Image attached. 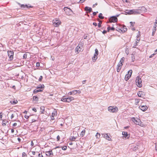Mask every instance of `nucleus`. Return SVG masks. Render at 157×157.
<instances>
[{
    "label": "nucleus",
    "instance_id": "35",
    "mask_svg": "<svg viewBox=\"0 0 157 157\" xmlns=\"http://www.w3.org/2000/svg\"><path fill=\"white\" fill-rule=\"evenodd\" d=\"M36 121V120L35 119V118H34V117H32L30 123H33V122H34Z\"/></svg>",
    "mask_w": 157,
    "mask_h": 157
},
{
    "label": "nucleus",
    "instance_id": "17",
    "mask_svg": "<svg viewBox=\"0 0 157 157\" xmlns=\"http://www.w3.org/2000/svg\"><path fill=\"white\" fill-rule=\"evenodd\" d=\"M46 154L47 156H50L51 155H53L52 151V150L49 151H46Z\"/></svg>",
    "mask_w": 157,
    "mask_h": 157
},
{
    "label": "nucleus",
    "instance_id": "13",
    "mask_svg": "<svg viewBox=\"0 0 157 157\" xmlns=\"http://www.w3.org/2000/svg\"><path fill=\"white\" fill-rule=\"evenodd\" d=\"M123 65V64H121V63H119L117 65V72H119L121 68V67Z\"/></svg>",
    "mask_w": 157,
    "mask_h": 157
},
{
    "label": "nucleus",
    "instance_id": "12",
    "mask_svg": "<svg viewBox=\"0 0 157 157\" xmlns=\"http://www.w3.org/2000/svg\"><path fill=\"white\" fill-rule=\"evenodd\" d=\"M139 108L143 111H145L147 109L148 107L146 106L140 105L139 107Z\"/></svg>",
    "mask_w": 157,
    "mask_h": 157
},
{
    "label": "nucleus",
    "instance_id": "37",
    "mask_svg": "<svg viewBox=\"0 0 157 157\" xmlns=\"http://www.w3.org/2000/svg\"><path fill=\"white\" fill-rule=\"evenodd\" d=\"M72 95H75L78 93V90H74L72 91Z\"/></svg>",
    "mask_w": 157,
    "mask_h": 157
},
{
    "label": "nucleus",
    "instance_id": "56",
    "mask_svg": "<svg viewBox=\"0 0 157 157\" xmlns=\"http://www.w3.org/2000/svg\"><path fill=\"white\" fill-rule=\"evenodd\" d=\"M101 31V32H102V33L103 34H105V33H107V31H106V30H104V31H102V32Z\"/></svg>",
    "mask_w": 157,
    "mask_h": 157
},
{
    "label": "nucleus",
    "instance_id": "15",
    "mask_svg": "<svg viewBox=\"0 0 157 157\" xmlns=\"http://www.w3.org/2000/svg\"><path fill=\"white\" fill-rule=\"evenodd\" d=\"M20 7L22 9H24V8H32L33 7V6H29L26 5H25L24 4H21L20 5Z\"/></svg>",
    "mask_w": 157,
    "mask_h": 157
},
{
    "label": "nucleus",
    "instance_id": "1",
    "mask_svg": "<svg viewBox=\"0 0 157 157\" xmlns=\"http://www.w3.org/2000/svg\"><path fill=\"white\" fill-rule=\"evenodd\" d=\"M44 86L43 84L40 85V86H37L36 89L34 90L33 91L34 94H36L39 92H42L43 91Z\"/></svg>",
    "mask_w": 157,
    "mask_h": 157
},
{
    "label": "nucleus",
    "instance_id": "59",
    "mask_svg": "<svg viewBox=\"0 0 157 157\" xmlns=\"http://www.w3.org/2000/svg\"><path fill=\"white\" fill-rule=\"evenodd\" d=\"M38 157H43V156L41 154H38Z\"/></svg>",
    "mask_w": 157,
    "mask_h": 157
},
{
    "label": "nucleus",
    "instance_id": "52",
    "mask_svg": "<svg viewBox=\"0 0 157 157\" xmlns=\"http://www.w3.org/2000/svg\"><path fill=\"white\" fill-rule=\"evenodd\" d=\"M42 78H43V77L42 76H41L40 77V78L39 79V81H41L42 80Z\"/></svg>",
    "mask_w": 157,
    "mask_h": 157
},
{
    "label": "nucleus",
    "instance_id": "61",
    "mask_svg": "<svg viewBox=\"0 0 157 157\" xmlns=\"http://www.w3.org/2000/svg\"><path fill=\"white\" fill-rule=\"evenodd\" d=\"M32 153L33 155H35L36 154V152L34 151H32Z\"/></svg>",
    "mask_w": 157,
    "mask_h": 157
},
{
    "label": "nucleus",
    "instance_id": "19",
    "mask_svg": "<svg viewBox=\"0 0 157 157\" xmlns=\"http://www.w3.org/2000/svg\"><path fill=\"white\" fill-rule=\"evenodd\" d=\"M85 11H88V12H90L92 11V9L91 8L88 7H86L85 8Z\"/></svg>",
    "mask_w": 157,
    "mask_h": 157
},
{
    "label": "nucleus",
    "instance_id": "9",
    "mask_svg": "<svg viewBox=\"0 0 157 157\" xmlns=\"http://www.w3.org/2000/svg\"><path fill=\"white\" fill-rule=\"evenodd\" d=\"M98 50L97 49H96L95 50V54L94 55V57L92 58V60L93 62H95L96 59H97V55Z\"/></svg>",
    "mask_w": 157,
    "mask_h": 157
},
{
    "label": "nucleus",
    "instance_id": "10",
    "mask_svg": "<svg viewBox=\"0 0 157 157\" xmlns=\"http://www.w3.org/2000/svg\"><path fill=\"white\" fill-rule=\"evenodd\" d=\"M138 10L140 11V13L143 12H146L147 10L146 8L144 6L139 7Z\"/></svg>",
    "mask_w": 157,
    "mask_h": 157
},
{
    "label": "nucleus",
    "instance_id": "27",
    "mask_svg": "<svg viewBox=\"0 0 157 157\" xmlns=\"http://www.w3.org/2000/svg\"><path fill=\"white\" fill-rule=\"evenodd\" d=\"M18 101L17 100H14L13 101H10V103L12 104H15L17 103Z\"/></svg>",
    "mask_w": 157,
    "mask_h": 157
},
{
    "label": "nucleus",
    "instance_id": "48",
    "mask_svg": "<svg viewBox=\"0 0 157 157\" xmlns=\"http://www.w3.org/2000/svg\"><path fill=\"white\" fill-rule=\"evenodd\" d=\"M2 115H3L2 113V112L0 113V120H2Z\"/></svg>",
    "mask_w": 157,
    "mask_h": 157
},
{
    "label": "nucleus",
    "instance_id": "14",
    "mask_svg": "<svg viewBox=\"0 0 157 157\" xmlns=\"http://www.w3.org/2000/svg\"><path fill=\"white\" fill-rule=\"evenodd\" d=\"M74 100V97L72 96H70L68 98H66V101H66V102L69 103Z\"/></svg>",
    "mask_w": 157,
    "mask_h": 157
},
{
    "label": "nucleus",
    "instance_id": "54",
    "mask_svg": "<svg viewBox=\"0 0 157 157\" xmlns=\"http://www.w3.org/2000/svg\"><path fill=\"white\" fill-rule=\"evenodd\" d=\"M40 63H39V62H37L36 63V66L37 67H39L40 66Z\"/></svg>",
    "mask_w": 157,
    "mask_h": 157
},
{
    "label": "nucleus",
    "instance_id": "44",
    "mask_svg": "<svg viewBox=\"0 0 157 157\" xmlns=\"http://www.w3.org/2000/svg\"><path fill=\"white\" fill-rule=\"evenodd\" d=\"M67 147L65 146L62 147V149L63 150H66L67 149Z\"/></svg>",
    "mask_w": 157,
    "mask_h": 157
},
{
    "label": "nucleus",
    "instance_id": "55",
    "mask_svg": "<svg viewBox=\"0 0 157 157\" xmlns=\"http://www.w3.org/2000/svg\"><path fill=\"white\" fill-rule=\"evenodd\" d=\"M24 117L27 119H28L29 118V116H27V115H25L24 116Z\"/></svg>",
    "mask_w": 157,
    "mask_h": 157
},
{
    "label": "nucleus",
    "instance_id": "18",
    "mask_svg": "<svg viewBox=\"0 0 157 157\" xmlns=\"http://www.w3.org/2000/svg\"><path fill=\"white\" fill-rule=\"evenodd\" d=\"M133 14H140V12L138 9H133Z\"/></svg>",
    "mask_w": 157,
    "mask_h": 157
},
{
    "label": "nucleus",
    "instance_id": "23",
    "mask_svg": "<svg viewBox=\"0 0 157 157\" xmlns=\"http://www.w3.org/2000/svg\"><path fill=\"white\" fill-rule=\"evenodd\" d=\"M7 121L6 120H2V125L3 126H6V124L7 123Z\"/></svg>",
    "mask_w": 157,
    "mask_h": 157
},
{
    "label": "nucleus",
    "instance_id": "38",
    "mask_svg": "<svg viewBox=\"0 0 157 157\" xmlns=\"http://www.w3.org/2000/svg\"><path fill=\"white\" fill-rule=\"evenodd\" d=\"M156 31V29H153L152 30V36H154L155 35V31Z\"/></svg>",
    "mask_w": 157,
    "mask_h": 157
},
{
    "label": "nucleus",
    "instance_id": "40",
    "mask_svg": "<svg viewBox=\"0 0 157 157\" xmlns=\"http://www.w3.org/2000/svg\"><path fill=\"white\" fill-rule=\"evenodd\" d=\"M102 21L99 20V28L101 27V24L102 23Z\"/></svg>",
    "mask_w": 157,
    "mask_h": 157
},
{
    "label": "nucleus",
    "instance_id": "8",
    "mask_svg": "<svg viewBox=\"0 0 157 157\" xmlns=\"http://www.w3.org/2000/svg\"><path fill=\"white\" fill-rule=\"evenodd\" d=\"M8 56L9 57L10 60H11L13 59V52L12 51H8Z\"/></svg>",
    "mask_w": 157,
    "mask_h": 157
},
{
    "label": "nucleus",
    "instance_id": "11",
    "mask_svg": "<svg viewBox=\"0 0 157 157\" xmlns=\"http://www.w3.org/2000/svg\"><path fill=\"white\" fill-rule=\"evenodd\" d=\"M135 123L136 124L139 125L141 126H143L144 125V124L142 122H141V121L139 119H137L136 120V121L135 122Z\"/></svg>",
    "mask_w": 157,
    "mask_h": 157
},
{
    "label": "nucleus",
    "instance_id": "50",
    "mask_svg": "<svg viewBox=\"0 0 157 157\" xmlns=\"http://www.w3.org/2000/svg\"><path fill=\"white\" fill-rule=\"evenodd\" d=\"M129 10H126V11L125 12L126 13L125 14H130V13H129V11H128Z\"/></svg>",
    "mask_w": 157,
    "mask_h": 157
},
{
    "label": "nucleus",
    "instance_id": "39",
    "mask_svg": "<svg viewBox=\"0 0 157 157\" xmlns=\"http://www.w3.org/2000/svg\"><path fill=\"white\" fill-rule=\"evenodd\" d=\"M130 25H131V27H133L134 26V25L135 24V22H130Z\"/></svg>",
    "mask_w": 157,
    "mask_h": 157
},
{
    "label": "nucleus",
    "instance_id": "33",
    "mask_svg": "<svg viewBox=\"0 0 157 157\" xmlns=\"http://www.w3.org/2000/svg\"><path fill=\"white\" fill-rule=\"evenodd\" d=\"M86 131L85 130H83L81 132L80 135L83 136L84 135Z\"/></svg>",
    "mask_w": 157,
    "mask_h": 157
},
{
    "label": "nucleus",
    "instance_id": "20",
    "mask_svg": "<svg viewBox=\"0 0 157 157\" xmlns=\"http://www.w3.org/2000/svg\"><path fill=\"white\" fill-rule=\"evenodd\" d=\"M104 136L106 140H111V139L109 137V136L107 135V134H104Z\"/></svg>",
    "mask_w": 157,
    "mask_h": 157
},
{
    "label": "nucleus",
    "instance_id": "46",
    "mask_svg": "<svg viewBox=\"0 0 157 157\" xmlns=\"http://www.w3.org/2000/svg\"><path fill=\"white\" fill-rule=\"evenodd\" d=\"M128 11H129V13H130V14H133V10H129Z\"/></svg>",
    "mask_w": 157,
    "mask_h": 157
},
{
    "label": "nucleus",
    "instance_id": "6",
    "mask_svg": "<svg viewBox=\"0 0 157 157\" xmlns=\"http://www.w3.org/2000/svg\"><path fill=\"white\" fill-rule=\"evenodd\" d=\"M63 10L66 14L68 15H70L72 12V10L70 8L67 7H65Z\"/></svg>",
    "mask_w": 157,
    "mask_h": 157
},
{
    "label": "nucleus",
    "instance_id": "31",
    "mask_svg": "<svg viewBox=\"0 0 157 157\" xmlns=\"http://www.w3.org/2000/svg\"><path fill=\"white\" fill-rule=\"evenodd\" d=\"M130 77L129 75H128L126 74L125 77V80L126 81L128 80Z\"/></svg>",
    "mask_w": 157,
    "mask_h": 157
},
{
    "label": "nucleus",
    "instance_id": "53",
    "mask_svg": "<svg viewBox=\"0 0 157 157\" xmlns=\"http://www.w3.org/2000/svg\"><path fill=\"white\" fill-rule=\"evenodd\" d=\"M60 139V136L59 135H58L57 137V141H59Z\"/></svg>",
    "mask_w": 157,
    "mask_h": 157
},
{
    "label": "nucleus",
    "instance_id": "21",
    "mask_svg": "<svg viewBox=\"0 0 157 157\" xmlns=\"http://www.w3.org/2000/svg\"><path fill=\"white\" fill-rule=\"evenodd\" d=\"M107 29V31L108 32H109L110 30L114 31L115 29V28H114L113 27H110L109 25L108 26V27Z\"/></svg>",
    "mask_w": 157,
    "mask_h": 157
},
{
    "label": "nucleus",
    "instance_id": "49",
    "mask_svg": "<svg viewBox=\"0 0 157 157\" xmlns=\"http://www.w3.org/2000/svg\"><path fill=\"white\" fill-rule=\"evenodd\" d=\"M76 137L73 136L71 137V140L72 141H75V140L76 139Z\"/></svg>",
    "mask_w": 157,
    "mask_h": 157
},
{
    "label": "nucleus",
    "instance_id": "41",
    "mask_svg": "<svg viewBox=\"0 0 157 157\" xmlns=\"http://www.w3.org/2000/svg\"><path fill=\"white\" fill-rule=\"evenodd\" d=\"M131 58H132V62H134L135 60V56L133 55H132V56H131Z\"/></svg>",
    "mask_w": 157,
    "mask_h": 157
},
{
    "label": "nucleus",
    "instance_id": "2",
    "mask_svg": "<svg viewBox=\"0 0 157 157\" xmlns=\"http://www.w3.org/2000/svg\"><path fill=\"white\" fill-rule=\"evenodd\" d=\"M53 24L56 27H58L61 24V22L59 19L56 18L53 20Z\"/></svg>",
    "mask_w": 157,
    "mask_h": 157
},
{
    "label": "nucleus",
    "instance_id": "28",
    "mask_svg": "<svg viewBox=\"0 0 157 157\" xmlns=\"http://www.w3.org/2000/svg\"><path fill=\"white\" fill-rule=\"evenodd\" d=\"M132 150L133 151H136L138 149V147L137 146H133L132 148Z\"/></svg>",
    "mask_w": 157,
    "mask_h": 157
},
{
    "label": "nucleus",
    "instance_id": "57",
    "mask_svg": "<svg viewBox=\"0 0 157 157\" xmlns=\"http://www.w3.org/2000/svg\"><path fill=\"white\" fill-rule=\"evenodd\" d=\"M32 110L34 111L35 112H36V109L35 108H33L32 109Z\"/></svg>",
    "mask_w": 157,
    "mask_h": 157
},
{
    "label": "nucleus",
    "instance_id": "7",
    "mask_svg": "<svg viewBox=\"0 0 157 157\" xmlns=\"http://www.w3.org/2000/svg\"><path fill=\"white\" fill-rule=\"evenodd\" d=\"M109 20L110 23L116 22L117 21V17L115 16L111 17Z\"/></svg>",
    "mask_w": 157,
    "mask_h": 157
},
{
    "label": "nucleus",
    "instance_id": "58",
    "mask_svg": "<svg viewBox=\"0 0 157 157\" xmlns=\"http://www.w3.org/2000/svg\"><path fill=\"white\" fill-rule=\"evenodd\" d=\"M34 145V144L33 142V141H32L31 142V146L32 147Z\"/></svg>",
    "mask_w": 157,
    "mask_h": 157
},
{
    "label": "nucleus",
    "instance_id": "16",
    "mask_svg": "<svg viewBox=\"0 0 157 157\" xmlns=\"http://www.w3.org/2000/svg\"><path fill=\"white\" fill-rule=\"evenodd\" d=\"M122 135L125 137L128 138L130 136V135L128 134V132H123Z\"/></svg>",
    "mask_w": 157,
    "mask_h": 157
},
{
    "label": "nucleus",
    "instance_id": "36",
    "mask_svg": "<svg viewBox=\"0 0 157 157\" xmlns=\"http://www.w3.org/2000/svg\"><path fill=\"white\" fill-rule=\"evenodd\" d=\"M135 101L136 104L137 105L140 102V100L138 99H136Z\"/></svg>",
    "mask_w": 157,
    "mask_h": 157
},
{
    "label": "nucleus",
    "instance_id": "42",
    "mask_svg": "<svg viewBox=\"0 0 157 157\" xmlns=\"http://www.w3.org/2000/svg\"><path fill=\"white\" fill-rule=\"evenodd\" d=\"M61 101H62L63 102H66V101H66V98H61Z\"/></svg>",
    "mask_w": 157,
    "mask_h": 157
},
{
    "label": "nucleus",
    "instance_id": "32",
    "mask_svg": "<svg viewBox=\"0 0 157 157\" xmlns=\"http://www.w3.org/2000/svg\"><path fill=\"white\" fill-rule=\"evenodd\" d=\"M124 59H125V58L124 57H122L119 63H121V64H122L123 63H124Z\"/></svg>",
    "mask_w": 157,
    "mask_h": 157
},
{
    "label": "nucleus",
    "instance_id": "22",
    "mask_svg": "<svg viewBox=\"0 0 157 157\" xmlns=\"http://www.w3.org/2000/svg\"><path fill=\"white\" fill-rule=\"evenodd\" d=\"M144 93L142 91H139L138 93V95L139 97H142L143 95H144Z\"/></svg>",
    "mask_w": 157,
    "mask_h": 157
},
{
    "label": "nucleus",
    "instance_id": "51",
    "mask_svg": "<svg viewBox=\"0 0 157 157\" xmlns=\"http://www.w3.org/2000/svg\"><path fill=\"white\" fill-rule=\"evenodd\" d=\"M132 120L133 121L134 123L136 121V120L135 118L134 117H133L132 118Z\"/></svg>",
    "mask_w": 157,
    "mask_h": 157
},
{
    "label": "nucleus",
    "instance_id": "25",
    "mask_svg": "<svg viewBox=\"0 0 157 157\" xmlns=\"http://www.w3.org/2000/svg\"><path fill=\"white\" fill-rule=\"evenodd\" d=\"M40 109L41 110V111H40L41 113H44L45 111L44 107L43 106H41Z\"/></svg>",
    "mask_w": 157,
    "mask_h": 157
},
{
    "label": "nucleus",
    "instance_id": "63",
    "mask_svg": "<svg viewBox=\"0 0 157 157\" xmlns=\"http://www.w3.org/2000/svg\"><path fill=\"white\" fill-rule=\"evenodd\" d=\"M154 26H156L157 27V22H155V23H154Z\"/></svg>",
    "mask_w": 157,
    "mask_h": 157
},
{
    "label": "nucleus",
    "instance_id": "60",
    "mask_svg": "<svg viewBox=\"0 0 157 157\" xmlns=\"http://www.w3.org/2000/svg\"><path fill=\"white\" fill-rule=\"evenodd\" d=\"M68 94L70 95H72V91L68 93Z\"/></svg>",
    "mask_w": 157,
    "mask_h": 157
},
{
    "label": "nucleus",
    "instance_id": "26",
    "mask_svg": "<svg viewBox=\"0 0 157 157\" xmlns=\"http://www.w3.org/2000/svg\"><path fill=\"white\" fill-rule=\"evenodd\" d=\"M121 29L123 30V32H124L127 30V29L125 26H123L121 27Z\"/></svg>",
    "mask_w": 157,
    "mask_h": 157
},
{
    "label": "nucleus",
    "instance_id": "5",
    "mask_svg": "<svg viewBox=\"0 0 157 157\" xmlns=\"http://www.w3.org/2000/svg\"><path fill=\"white\" fill-rule=\"evenodd\" d=\"M82 46L81 44H79L75 49V52L76 54H78L82 50Z\"/></svg>",
    "mask_w": 157,
    "mask_h": 157
},
{
    "label": "nucleus",
    "instance_id": "62",
    "mask_svg": "<svg viewBox=\"0 0 157 157\" xmlns=\"http://www.w3.org/2000/svg\"><path fill=\"white\" fill-rule=\"evenodd\" d=\"M14 117V115L13 114H12L11 115V119H13Z\"/></svg>",
    "mask_w": 157,
    "mask_h": 157
},
{
    "label": "nucleus",
    "instance_id": "43",
    "mask_svg": "<svg viewBox=\"0 0 157 157\" xmlns=\"http://www.w3.org/2000/svg\"><path fill=\"white\" fill-rule=\"evenodd\" d=\"M116 30L120 32V31L123 32V30L121 29H121H120V28H117V29H116Z\"/></svg>",
    "mask_w": 157,
    "mask_h": 157
},
{
    "label": "nucleus",
    "instance_id": "4",
    "mask_svg": "<svg viewBox=\"0 0 157 157\" xmlns=\"http://www.w3.org/2000/svg\"><path fill=\"white\" fill-rule=\"evenodd\" d=\"M108 110L110 112L116 113L118 111V108L116 107L110 106L108 107Z\"/></svg>",
    "mask_w": 157,
    "mask_h": 157
},
{
    "label": "nucleus",
    "instance_id": "24",
    "mask_svg": "<svg viewBox=\"0 0 157 157\" xmlns=\"http://www.w3.org/2000/svg\"><path fill=\"white\" fill-rule=\"evenodd\" d=\"M33 100L36 101L37 102L38 101V98L36 96H33Z\"/></svg>",
    "mask_w": 157,
    "mask_h": 157
},
{
    "label": "nucleus",
    "instance_id": "3",
    "mask_svg": "<svg viewBox=\"0 0 157 157\" xmlns=\"http://www.w3.org/2000/svg\"><path fill=\"white\" fill-rule=\"evenodd\" d=\"M136 82L138 87H140L142 86V80L141 78L139 76H137L136 80Z\"/></svg>",
    "mask_w": 157,
    "mask_h": 157
},
{
    "label": "nucleus",
    "instance_id": "34",
    "mask_svg": "<svg viewBox=\"0 0 157 157\" xmlns=\"http://www.w3.org/2000/svg\"><path fill=\"white\" fill-rule=\"evenodd\" d=\"M132 70H130L128 71V73L127 75H129L131 77L132 73Z\"/></svg>",
    "mask_w": 157,
    "mask_h": 157
},
{
    "label": "nucleus",
    "instance_id": "45",
    "mask_svg": "<svg viewBox=\"0 0 157 157\" xmlns=\"http://www.w3.org/2000/svg\"><path fill=\"white\" fill-rule=\"evenodd\" d=\"M27 155L25 152H23L22 153V157H25L27 156Z\"/></svg>",
    "mask_w": 157,
    "mask_h": 157
},
{
    "label": "nucleus",
    "instance_id": "30",
    "mask_svg": "<svg viewBox=\"0 0 157 157\" xmlns=\"http://www.w3.org/2000/svg\"><path fill=\"white\" fill-rule=\"evenodd\" d=\"M104 17L102 16V14L101 13H100L99 14V18L101 19H103L104 18Z\"/></svg>",
    "mask_w": 157,
    "mask_h": 157
},
{
    "label": "nucleus",
    "instance_id": "29",
    "mask_svg": "<svg viewBox=\"0 0 157 157\" xmlns=\"http://www.w3.org/2000/svg\"><path fill=\"white\" fill-rule=\"evenodd\" d=\"M57 116V112L56 111H54L52 113V116L53 117L56 116Z\"/></svg>",
    "mask_w": 157,
    "mask_h": 157
},
{
    "label": "nucleus",
    "instance_id": "47",
    "mask_svg": "<svg viewBox=\"0 0 157 157\" xmlns=\"http://www.w3.org/2000/svg\"><path fill=\"white\" fill-rule=\"evenodd\" d=\"M27 54L26 53H25V54H24V55H23V58L24 59H26L27 58Z\"/></svg>",
    "mask_w": 157,
    "mask_h": 157
},
{
    "label": "nucleus",
    "instance_id": "64",
    "mask_svg": "<svg viewBox=\"0 0 157 157\" xmlns=\"http://www.w3.org/2000/svg\"><path fill=\"white\" fill-rule=\"evenodd\" d=\"M155 149L157 151V144H155Z\"/></svg>",
    "mask_w": 157,
    "mask_h": 157
}]
</instances>
